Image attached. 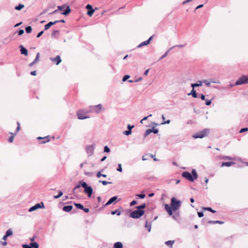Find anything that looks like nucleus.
I'll return each mask as SVG.
<instances>
[{"label":"nucleus","instance_id":"48","mask_svg":"<svg viewBox=\"0 0 248 248\" xmlns=\"http://www.w3.org/2000/svg\"><path fill=\"white\" fill-rule=\"evenodd\" d=\"M170 49H169L168 51H167L165 53V54H163V55L161 57V58H160V59H162L164 58L165 57H166L168 55V53H169V51H170Z\"/></svg>","mask_w":248,"mask_h":248},{"label":"nucleus","instance_id":"38","mask_svg":"<svg viewBox=\"0 0 248 248\" xmlns=\"http://www.w3.org/2000/svg\"><path fill=\"white\" fill-rule=\"evenodd\" d=\"M145 207H146L145 203L142 204L141 205H139V206H137L136 207V208L137 209H139V210H141V209H144Z\"/></svg>","mask_w":248,"mask_h":248},{"label":"nucleus","instance_id":"26","mask_svg":"<svg viewBox=\"0 0 248 248\" xmlns=\"http://www.w3.org/2000/svg\"><path fill=\"white\" fill-rule=\"evenodd\" d=\"M114 248H122L123 244L120 242H117L114 244Z\"/></svg>","mask_w":248,"mask_h":248},{"label":"nucleus","instance_id":"12","mask_svg":"<svg viewBox=\"0 0 248 248\" xmlns=\"http://www.w3.org/2000/svg\"><path fill=\"white\" fill-rule=\"evenodd\" d=\"M39 244L36 242H31L30 245L23 244V248H38Z\"/></svg>","mask_w":248,"mask_h":248},{"label":"nucleus","instance_id":"29","mask_svg":"<svg viewBox=\"0 0 248 248\" xmlns=\"http://www.w3.org/2000/svg\"><path fill=\"white\" fill-rule=\"evenodd\" d=\"M174 243V241L169 240V241H166L165 242V244L167 246H169L171 248L172 247Z\"/></svg>","mask_w":248,"mask_h":248},{"label":"nucleus","instance_id":"28","mask_svg":"<svg viewBox=\"0 0 248 248\" xmlns=\"http://www.w3.org/2000/svg\"><path fill=\"white\" fill-rule=\"evenodd\" d=\"M208 223L209 224H222L224 223V222L223 221H218V220H217V221H212V220H210L208 222Z\"/></svg>","mask_w":248,"mask_h":248},{"label":"nucleus","instance_id":"7","mask_svg":"<svg viewBox=\"0 0 248 248\" xmlns=\"http://www.w3.org/2000/svg\"><path fill=\"white\" fill-rule=\"evenodd\" d=\"M248 83V76H243L240 77L236 82L235 84L236 85H239L243 84Z\"/></svg>","mask_w":248,"mask_h":248},{"label":"nucleus","instance_id":"17","mask_svg":"<svg viewBox=\"0 0 248 248\" xmlns=\"http://www.w3.org/2000/svg\"><path fill=\"white\" fill-rule=\"evenodd\" d=\"M20 48V52L22 54H23L25 56L28 55V50L25 48L22 45H20L19 46Z\"/></svg>","mask_w":248,"mask_h":248},{"label":"nucleus","instance_id":"64","mask_svg":"<svg viewBox=\"0 0 248 248\" xmlns=\"http://www.w3.org/2000/svg\"><path fill=\"white\" fill-rule=\"evenodd\" d=\"M82 210L86 213H88L89 212V209L87 208H84Z\"/></svg>","mask_w":248,"mask_h":248},{"label":"nucleus","instance_id":"4","mask_svg":"<svg viewBox=\"0 0 248 248\" xmlns=\"http://www.w3.org/2000/svg\"><path fill=\"white\" fill-rule=\"evenodd\" d=\"M181 205V202L177 200L175 198L173 197L171 199L170 207L172 208L173 211L177 210Z\"/></svg>","mask_w":248,"mask_h":248},{"label":"nucleus","instance_id":"53","mask_svg":"<svg viewBox=\"0 0 248 248\" xmlns=\"http://www.w3.org/2000/svg\"><path fill=\"white\" fill-rule=\"evenodd\" d=\"M81 186V184L80 183H79L78 185L77 186H76L74 188V189H73V192H75V190L78 189V188H80V187Z\"/></svg>","mask_w":248,"mask_h":248},{"label":"nucleus","instance_id":"51","mask_svg":"<svg viewBox=\"0 0 248 248\" xmlns=\"http://www.w3.org/2000/svg\"><path fill=\"white\" fill-rule=\"evenodd\" d=\"M104 152H107V153H108L110 152V149L108 147V146H105L104 147Z\"/></svg>","mask_w":248,"mask_h":248},{"label":"nucleus","instance_id":"47","mask_svg":"<svg viewBox=\"0 0 248 248\" xmlns=\"http://www.w3.org/2000/svg\"><path fill=\"white\" fill-rule=\"evenodd\" d=\"M59 31L58 30H55V31H53V32L51 34V36L54 37L56 35V34L59 33Z\"/></svg>","mask_w":248,"mask_h":248},{"label":"nucleus","instance_id":"27","mask_svg":"<svg viewBox=\"0 0 248 248\" xmlns=\"http://www.w3.org/2000/svg\"><path fill=\"white\" fill-rule=\"evenodd\" d=\"M38 139L43 140L42 141H41V143H45L49 140L48 139V137H45L44 138L39 137L38 138Z\"/></svg>","mask_w":248,"mask_h":248},{"label":"nucleus","instance_id":"39","mask_svg":"<svg viewBox=\"0 0 248 248\" xmlns=\"http://www.w3.org/2000/svg\"><path fill=\"white\" fill-rule=\"evenodd\" d=\"M39 58H40V53L39 52H38L36 54V56L35 58V59L34 60V63H37L39 60Z\"/></svg>","mask_w":248,"mask_h":248},{"label":"nucleus","instance_id":"45","mask_svg":"<svg viewBox=\"0 0 248 248\" xmlns=\"http://www.w3.org/2000/svg\"><path fill=\"white\" fill-rule=\"evenodd\" d=\"M130 78V76L126 75L123 77L122 81L124 82Z\"/></svg>","mask_w":248,"mask_h":248},{"label":"nucleus","instance_id":"37","mask_svg":"<svg viewBox=\"0 0 248 248\" xmlns=\"http://www.w3.org/2000/svg\"><path fill=\"white\" fill-rule=\"evenodd\" d=\"M74 205L78 209H80L81 210H82V209H83V205L82 204H81L80 203H74Z\"/></svg>","mask_w":248,"mask_h":248},{"label":"nucleus","instance_id":"44","mask_svg":"<svg viewBox=\"0 0 248 248\" xmlns=\"http://www.w3.org/2000/svg\"><path fill=\"white\" fill-rule=\"evenodd\" d=\"M132 133V131H130V130H128L127 131H124V132H123V134L125 135H126V136H128L129 135H130Z\"/></svg>","mask_w":248,"mask_h":248},{"label":"nucleus","instance_id":"55","mask_svg":"<svg viewBox=\"0 0 248 248\" xmlns=\"http://www.w3.org/2000/svg\"><path fill=\"white\" fill-rule=\"evenodd\" d=\"M137 196H138V197H139L140 199H143L145 198V195L144 194H140L137 195Z\"/></svg>","mask_w":248,"mask_h":248},{"label":"nucleus","instance_id":"6","mask_svg":"<svg viewBox=\"0 0 248 248\" xmlns=\"http://www.w3.org/2000/svg\"><path fill=\"white\" fill-rule=\"evenodd\" d=\"M144 214V210L137 209L131 212L130 217L133 218H138L143 215Z\"/></svg>","mask_w":248,"mask_h":248},{"label":"nucleus","instance_id":"8","mask_svg":"<svg viewBox=\"0 0 248 248\" xmlns=\"http://www.w3.org/2000/svg\"><path fill=\"white\" fill-rule=\"evenodd\" d=\"M103 106L101 104H98L96 106H93L90 107V111L99 113L100 110L102 109Z\"/></svg>","mask_w":248,"mask_h":248},{"label":"nucleus","instance_id":"9","mask_svg":"<svg viewBox=\"0 0 248 248\" xmlns=\"http://www.w3.org/2000/svg\"><path fill=\"white\" fill-rule=\"evenodd\" d=\"M44 204L43 202H41L40 203H36L34 206L31 207L29 210V212H32L33 211H35L39 208H44Z\"/></svg>","mask_w":248,"mask_h":248},{"label":"nucleus","instance_id":"3","mask_svg":"<svg viewBox=\"0 0 248 248\" xmlns=\"http://www.w3.org/2000/svg\"><path fill=\"white\" fill-rule=\"evenodd\" d=\"M79 183H80L81 186L84 188L85 193L88 195V197H91L93 192L92 187L91 186H88L85 182L80 181L79 182Z\"/></svg>","mask_w":248,"mask_h":248},{"label":"nucleus","instance_id":"16","mask_svg":"<svg viewBox=\"0 0 248 248\" xmlns=\"http://www.w3.org/2000/svg\"><path fill=\"white\" fill-rule=\"evenodd\" d=\"M50 60L55 62L57 65L59 64L62 61L60 56L58 55L54 58H50Z\"/></svg>","mask_w":248,"mask_h":248},{"label":"nucleus","instance_id":"60","mask_svg":"<svg viewBox=\"0 0 248 248\" xmlns=\"http://www.w3.org/2000/svg\"><path fill=\"white\" fill-rule=\"evenodd\" d=\"M198 215L199 217H202L203 216V213L202 212H198Z\"/></svg>","mask_w":248,"mask_h":248},{"label":"nucleus","instance_id":"21","mask_svg":"<svg viewBox=\"0 0 248 248\" xmlns=\"http://www.w3.org/2000/svg\"><path fill=\"white\" fill-rule=\"evenodd\" d=\"M234 164H235V162H232V161L223 162L221 164V167H223L224 166L230 167L231 166H232V165Z\"/></svg>","mask_w":248,"mask_h":248},{"label":"nucleus","instance_id":"54","mask_svg":"<svg viewBox=\"0 0 248 248\" xmlns=\"http://www.w3.org/2000/svg\"><path fill=\"white\" fill-rule=\"evenodd\" d=\"M17 127L16 129V134L20 130V124L18 122H17Z\"/></svg>","mask_w":248,"mask_h":248},{"label":"nucleus","instance_id":"58","mask_svg":"<svg viewBox=\"0 0 248 248\" xmlns=\"http://www.w3.org/2000/svg\"><path fill=\"white\" fill-rule=\"evenodd\" d=\"M137 201H135V200H133V201H132V202H130V205L131 206H133V205H134L136 204H137Z\"/></svg>","mask_w":248,"mask_h":248},{"label":"nucleus","instance_id":"36","mask_svg":"<svg viewBox=\"0 0 248 248\" xmlns=\"http://www.w3.org/2000/svg\"><path fill=\"white\" fill-rule=\"evenodd\" d=\"M151 133H152V129H147L145 131V133H144V137H147L148 135H149Z\"/></svg>","mask_w":248,"mask_h":248},{"label":"nucleus","instance_id":"33","mask_svg":"<svg viewBox=\"0 0 248 248\" xmlns=\"http://www.w3.org/2000/svg\"><path fill=\"white\" fill-rule=\"evenodd\" d=\"M202 210L208 211L213 213H216V212L215 210H213L211 207H203Z\"/></svg>","mask_w":248,"mask_h":248},{"label":"nucleus","instance_id":"18","mask_svg":"<svg viewBox=\"0 0 248 248\" xmlns=\"http://www.w3.org/2000/svg\"><path fill=\"white\" fill-rule=\"evenodd\" d=\"M117 199V196H114L112 198H111L108 202L105 204V206H107L108 205L111 204L112 203L114 202H115Z\"/></svg>","mask_w":248,"mask_h":248},{"label":"nucleus","instance_id":"52","mask_svg":"<svg viewBox=\"0 0 248 248\" xmlns=\"http://www.w3.org/2000/svg\"><path fill=\"white\" fill-rule=\"evenodd\" d=\"M152 116V114H150L149 115L146 116V117H144L141 121H140V123H143V121H145V120H146L147 119V118L149 117H151Z\"/></svg>","mask_w":248,"mask_h":248},{"label":"nucleus","instance_id":"32","mask_svg":"<svg viewBox=\"0 0 248 248\" xmlns=\"http://www.w3.org/2000/svg\"><path fill=\"white\" fill-rule=\"evenodd\" d=\"M11 136L10 137V138H9V140H8V141L9 142H12L13 141V140H14V137H15V135H16V133H15V134L13 133H11Z\"/></svg>","mask_w":248,"mask_h":248},{"label":"nucleus","instance_id":"5","mask_svg":"<svg viewBox=\"0 0 248 248\" xmlns=\"http://www.w3.org/2000/svg\"><path fill=\"white\" fill-rule=\"evenodd\" d=\"M210 132V130L209 129L206 128L202 130L197 132V133L194 134L192 137L194 139L198 138H203L206 136H207Z\"/></svg>","mask_w":248,"mask_h":248},{"label":"nucleus","instance_id":"24","mask_svg":"<svg viewBox=\"0 0 248 248\" xmlns=\"http://www.w3.org/2000/svg\"><path fill=\"white\" fill-rule=\"evenodd\" d=\"M154 155L151 154H147L144 155L142 156V159L143 161L147 160L148 159L147 157H153Z\"/></svg>","mask_w":248,"mask_h":248},{"label":"nucleus","instance_id":"40","mask_svg":"<svg viewBox=\"0 0 248 248\" xmlns=\"http://www.w3.org/2000/svg\"><path fill=\"white\" fill-rule=\"evenodd\" d=\"M25 30L27 33H30L32 31V28L31 26H28L25 28Z\"/></svg>","mask_w":248,"mask_h":248},{"label":"nucleus","instance_id":"49","mask_svg":"<svg viewBox=\"0 0 248 248\" xmlns=\"http://www.w3.org/2000/svg\"><path fill=\"white\" fill-rule=\"evenodd\" d=\"M117 170L119 171V172H122V165L121 164H119L118 165V168L117 169Z\"/></svg>","mask_w":248,"mask_h":248},{"label":"nucleus","instance_id":"13","mask_svg":"<svg viewBox=\"0 0 248 248\" xmlns=\"http://www.w3.org/2000/svg\"><path fill=\"white\" fill-rule=\"evenodd\" d=\"M86 8L88 10L87 12V15L90 16H91L94 12V10L93 9L92 6L88 4L87 5Z\"/></svg>","mask_w":248,"mask_h":248},{"label":"nucleus","instance_id":"10","mask_svg":"<svg viewBox=\"0 0 248 248\" xmlns=\"http://www.w3.org/2000/svg\"><path fill=\"white\" fill-rule=\"evenodd\" d=\"M77 116L78 119L83 120L89 118L87 116V113L83 110H79L77 113Z\"/></svg>","mask_w":248,"mask_h":248},{"label":"nucleus","instance_id":"25","mask_svg":"<svg viewBox=\"0 0 248 248\" xmlns=\"http://www.w3.org/2000/svg\"><path fill=\"white\" fill-rule=\"evenodd\" d=\"M203 83H205V85L207 86H209L211 84V82H213V83H218V82H217V81H209V80H203L202 81Z\"/></svg>","mask_w":248,"mask_h":248},{"label":"nucleus","instance_id":"2","mask_svg":"<svg viewBox=\"0 0 248 248\" xmlns=\"http://www.w3.org/2000/svg\"><path fill=\"white\" fill-rule=\"evenodd\" d=\"M65 8H66L64 12H62L61 14L64 15V16H67L69 15L71 12V9L70 8L69 6L67 5L66 4H63L62 5H60L57 6V9L55 10V11H53L52 12L49 13V15H53L54 14H56L57 13L58 10H62Z\"/></svg>","mask_w":248,"mask_h":248},{"label":"nucleus","instance_id":"50","mask_svg":"<svg viewBox=\"0 0 248 248\" xmlns=\"http://www.w3.org/2000/svg\"><path fill=\"white\" fill-rule=\"evenodd\" d=\"M185 46V45H176V46H174L171 47H170V50H171V49H172L173 48L175 47H183L184 46Z\"/></svg>","mask_w":248,"mask_h":248},{"label":"nucleus","instance_id":"43","mask_svg":"<svg viewBox=\"0 0 248 248\" xmlns=\"http://www.w3.org/2000/svg\"><path fill=\"white\" fill-rule=\"evenodd\" d=\"M96 176L98 177V178H100L101 176H103L104 177H107V175L106 174H101V172L100 171H99L97 172V174H96Z\"/></svg>","mask_w":248,"mask_h":248},{"label":"nucleus","instance_id":"15","mask_svg":"<svg viewBox=\"0 0 248 248\" xmlns=\"http://www.w3.org/2000/svg\"><path fill=\"white\" fill-rule=\"evenodd\" d=\"M165 209L170 216L172 215L173 210L172 208L170 207V205H169L168 204H165Z\"/></svg>","mask_w":248,"mask_h":248},{"label":"nucleus","instance_id":"20","mask_svg":"<svg viewBox=\"0 0 248 248\" xmlns=\"http://www.w3.org/2000/svg\"><path fill=\"white\" fill-rule=\"evenodd\" d=\"M122 210V208L120 207L119 209H117L115 211H111V213L113 215L117 214V216H120L121 214V211Z\"/></svg>","mask_w":248,"mask_h":248},{"label":"nucleus","instance_id":"1","mask_svg":"<svg viewBox=\"0 0 248 248\" xmlns=\"http://www.w3.org/2000/svg\"><path fill=\"white\" fill-rule=\"evenodd\" d=\"M182 176L190 182H193L198 178V174L196 170L193 169L191 173L187 171H184L182 173Z\"/></svg>","mask_w":248,"mask_h":248},{"label":"nucleus","instance_id":"14","mask_svg":"<svg viewBox=\"0 0 248 248\" xmlns=\"http://www.w3.org/2000/svg\"><path fill=\"white\" fill-rule=\"evenodd\" d=\"M152 38H153V36H151L148 40H147L146 41H143L142 42H141L140 44V45L139 46H138V47H141L144 46H147L148 45L151 40L152 39Z\"/></svg>","mask_w":248,"mask_h":248},{"label":"nucleus","instance_id":"61","mask_svg":"<svg viewBox=\"0 0 248 248\" xmlns=\"http://www.w3.org/2000/svg\"><path fill=\"white\" fill-rule=\"evenodd\" d=\"M44 33V31H41L40 32H39L37 35V37L39 38Z\"/></svg>","mask_w":248,"mask_h":248},{"label":"nucleus","instance_id":"41","mask_svg":"<svg viewBox=\"0 0 248 248\" xmlns=\"http://www.w3.org/2000/svg\"><path fill=\"white\" fill-rule=\"evenodd\" d=\"M99 183H102L104 186H106L108 184H112V182H108L106 181H101V180H99Z\"/></svg>","mask_w":248,"mask_h":248},{"label":"nucleus","instance_id":"34","mask_svg":"<svg viewBox=\"0 0 248 248\" xmlns=\"http://www.w3.org/2000/svg\"><path fill=\"white\" fill-rule=\"evenodd\" d=\"M199 83H193L191 84V87L193 88V89H194L195 87H199V86H202V82L201 81H199Z\"/></svg>","mask_w":248,"mask_h":248},{"label":"nucleus","instance_id":"63","mask_svg":"<svg viewBox=\"0 0 248 248\" xmlns=\"http://www.w3.org/2000/svg\"><path fill=\"white\" fill-rule=\"evenodd\" d=\"M134 127V125H131L130 124H128L127 125V128L128 130H130V131H131V129Z\"/></svg>","mask_w":248,"mask_h":248},{"label":"nucleus","instance_id":"42","mask_svg":"<svg viewBox=\"0 0 248 248\" xmlns=\"http://www.w3.org/2000/svg\"><path fill=\"white\" fill-rule=\"evenodd\" d=\"M63 195V192L62 191H60L59 192V194L58 195L54 196V199H58L60 197H61Z\"/></svg>","mask_w":248,"mask_h":248},{"label":"nucleus","instance_id":"59","mask_svg":"<svg viewBox=\"0 0 248 248\" xmlns=\"http://www.w3.org/2000/svg\"><path fill=\"white\" fill-rule=\"evenodd\" d=\"M24 32V31L23 30H19L18 31V34L19 35H22Z\"/></svg>","mask_w":248,"mask_h":248},{"label":"nucleus","instance_id":"57","mask_svg":"<svg viewBox=\"0 0 248 248\" xmlns=\"http://www.w3.org/2000/svg\"><path fill=\"white\" fill-rule=\"evenodd\" d=\"M152 131L153 133H154L155 134H157L158 132V130L156 128H153L152 129Z\"/></svg>","mask_w":248,"mask_h":248},{"label":"nucleus","instance_id":"31","mask_svg":"<svg viewBox=\"0 0 248 248\" xmlns=\"http://www.w3.org/2000/svg\"><path fill=\"white\" fill-rule=\"evenodd\" d=\"M13 234V231L11 229H8L6 232L5 235L6 236H9L10 235H12Z\"/></svg>","mask_w":248,"mask_h":248},{"label":"nucleus","instance_id":"19","mask_svg":"<svg viewBox=\"0 0 248 248\" xmlns=\"http://www.w3.org/2000/svg\"><path fill=\"white\" fill-rule=\"evenodd\" d=\"M58 21H50L48 22L47 24H46L45 26V30H48L50 27H51L52 25H55V24L57 23Z\"/></svg>","mask_w":248,"mask_h":248},{"label":"nucleus","instance_id":"46","mask_svg":"<svg viewBox=\"0 0 248 248\" xmlns=\"http://www.w3.org/2000/svg\"><path fill=\"white\" fill-rule=\"evenodd\" d=\"M248 131V128L247 127H245V128H243L242 129H240V130L239 131V133H242L244 132H246V131Z\"/></svg>","mask_w":248,"mask_h":248},{"label":"nucleus","instance_id":"35","mask_svg":"<svg viewBox=\"0 0 248 248\" xmlns=\"http://www.w3.org/2000/svg\"><path fill=\"white\" fill-rule=\"evenodd\" d=\"M24 5L23 4H19L17 6H16L15 9L19 11L21 9H22L23 8H24Z\"/></svg>","mask_w":248,"mask_h":248},{"label":"nucleus","instance_id":"56","mask_svg":"<svg viewBox=\"0 0 248 248\" xmlns=\"http://www.w3.org/2000/svg\"><path fill=\"white\" fill-rule=\"evenodd\" d=\"M211 102H212V100H205V104L207 106L210 105L211 104Z\"/></svg>","mask_w":248,"mask_h":248},{"label":"nucleus","instance_id":"62","mask_svg":"<svg viewBox=\"0 0 248 248\" xmlns=\"http://www.w3.org/2000/svg\"><path fill=\"white\" fill-rule=\"evenodd\" d=\"M170 122V120H167V121L163 122L161 123V124H169Z\"/></svg>","mask_w":248,"mask_h":248},{"label":"nucleus","instance_id":"23","mask_svg":"<svg viewBox=\"0 0 248 248\" xmlns=\"http://www.w3.org/2000/svg\"><path fill=\"white\" fill-rule=\"evenodd\" d=\"M188 95H191L194 98H197V94L196 93V91L193 89L191 92L190 93H188Z\"/></svg>","mask_w":248,"mask_h":248},{"label":"nucleus","instance_id":"11","mask_svg":"<svg viewBox=\"0 0 248 248\" xmlns=\"http://www.w3.org/2000/svg\"><path fill=\"white\" fill-rule=\"evenodd\" d=\"M94 148V145H90L86 147V151L89 156H91L93 155Z\"/></svg>","mask_w":248,"mask_h":248},{"label":"nucleus","instance_id":"22","mask_svg":"<svg viewBox=\"0 0 248 248\" xmlns=\"http://www.w3.org/2000/svg\"><path fill=\"white\" fill-rule=\"evenodd\" d=\"M72 208H73V206L72 205H67V206H64L63 207L62 210H63V211H64L65 212H70V211H71Z\"/></svg>","mask_w":248,"mask_h":248},{"label":"nucleus","instance_id":"30","mask_svg":"<svg viewBox=\"0 0 248 248\" xmlns=\"http://www.w3.org/2000/svg\"><path fill=\"white\" fill-rule=\"evenodd\" d=\"M145 227L148 229V232L151 231V223L148 221H146Z\"/></svg>","mask_w":248,"mask_h":248}]
</instances>
